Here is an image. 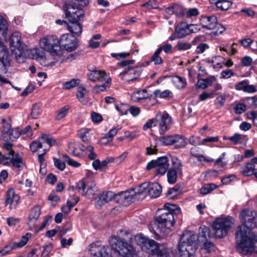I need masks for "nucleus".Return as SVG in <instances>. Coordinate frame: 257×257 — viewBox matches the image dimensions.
<instances>
[{"mask_svg":"<svg viewBox=\"0 0 257 257\" xmlns=\"http://www.w3.org/2000/svg\"><path fill=\"white\" fill-rule=\"evenodd\" d=\"M59 46H62L64 49L69 52L76 49L78 46L77 39L70 34H63L59 39Z\"/></svg>","mask_w":257,"mask_h":257,"instance_id":"obj_14","label":"nucleus"},{"mask_svg":"<svg viewBox=\"0 0 257 257\" xmlns=\"http://www.w3.org/2000/svg\"><path fill=\"white\" fill-rule=\"evenodd\" d=\"M162 192V187L157 182L149 183L148 193L151 198L159 197Z\"/></svg>","mask_w":257,"mask_h":257,"instance_id":"obj_28","label":"nucleus"},{"mask_svg":"<svg viewBox=\"0 0 257 257\" xmlns=\"http://www.w3.org/2000/svg\"><path fill=\"white\" fill-rule=\"evenodd\" d=\"M233 218L230 216L217 219L212 225V234H210V230L208 227L205 226H200L199 229L198 241L204 242L211 236L216 238L224 237L231 228L233 224Z\"/></svg>","mask_w":257,"mask_h":257,"instance_id":"obj_2","label":"nucleus"},{"mask_svg":"<svg viewBox=\"0 0 257 257\" xmlns=\"http://www.w3.org/2000/svg\"><path fill=\"white\" fill-rule=\"evenodd\" d=\"M41 113L40 105L39 104H35L33 105L31 110V116L33 118H36Z\"/></svg>","mask_w":257,"mask_h":257,"instance_id":"obj_56","label":"nucleus"},{"mask_svg":"<svg viewBox=\"0 0 257 257\" xmlns=\"http://www.w3.org/2000/svg\"><path fill=\"white\" fill-rule=\"evenodd\" d=\"M234 111L237 114H241L245 111L246 106L244 104L239 103L234 107Z\"/></svg>","mask_w":257,"mask_h":257,"instance_id":"obj_60","label":"nucleus"},{"mask_svg":"<svg viewBox=\"0 0 257 257\" xmlns=\"http://www.w3.org/2000/svg\"><path fill=\"white\" fill-rule=\"evenodd\" d=\"M234 88L236 90L243 91L249 93H254L256 91L254 85L249 84L248 80H244L235 84Z\"/></svg>","mask_w":257,"mask_h":257,"instance_id":"obj_25","label":"nucleus"},{"mask_svg":"<svg viewBox=\"0 0 257 257\" xmlns=\"http://www.w3.org/2000/svg\"><path fill=\"white\" fill-rule=\"evenodd\" d=\"M172 82L178 89L185 88L187 85L186 79L178 76H175L172 78Z\"/></svg>","mask_w":257,"mask_h":257,"instance_id":"obj_33","label":"nucleus"},{"mask_svg":"<svg viewBox=\"0 0 257 257\" xmlns=\"http://www.w3.org/2000/svg\"><path fill=\"white\" fill-rule=\"evenodd\" d=\"M245 138V136H242L239 134H235L232 137H230L229 140H230L233 144H237L240 141L244 139Z\"/></svg>","mask_w":257,"mask_h":257,"instance_id":"obj_59","label":"nucleus"},{"mask_svg":"<svg viewBox=\"0 0 257 257\" xmlns=\"http://www.w3.org/2000/svg\"><path fill=\"white\" fill-rule=\"evenodd\" d=\"M76 188L82 195H85L86 194V192L85 191V183L83 180H80L77 183Z\"/></svg>","mask_w":257,"mask_h":257,"instance_id":"obj_63","label":"nucleus"},{"mask_svg":"<svg viewBox=\"0 0 257 257\" xmlns=\"http://www.w3.org/2000/svg\"><path fill=\"white\" fill-rule=\"evenodd\" d=\"M20 197L12 188L9 189L6 194L5 205L10 210L16 209L20 202Z\"/></svg>","mask_w":257,"mask_h":257,"instance_id":"obj_15","label":"nucleus"},{"mask_svg":"<svg viewBox=\"0 0 257 257\" xmlns=\"http://www.w3.org/2000/svg\"><path fill=\"white\" fill-rule=\"evenodd\" d=\"M217 187V186L213 183L205 184L201 188L200 192L202 194L206 195L216 189Z\"/></svg>","mask_w":257,"mask_h":257,"instance_id":"obj_48","label":"nucleus"},{"mask_svg":"<svg viewBox=\"0 0 257 257\" xmlns=\"http://www.w3.org/2000/svg\"><path fill=\"white\" fill-rule=\"evenodd\" d=\"M214 4L218 9L225 11L231 6L232 2L230 0H217Z\"/></svg>","mask_w":257,"mask_h":257,"instance_id":"obj_34","label":"nucleus"},{"mask_svg":"<svg viewBox=\"0 0 257 257\" xmlns=\"http://www.w3.org/2000/svg\"><path fill=\"white\" fill-rule=\"evenodd\" d=\"M148 95L149 94L146 89L139 90L133 93L131 99L133 101L137 102L142 99L148 98Z\"/></svg>","mask_w":257,"mask_h":257,"instance_id":"obj_32","label":"nucleus"},{"mask_svg":"<svg viewBox=\"0 0 257 257\" xmlns=\"http://www.w3.org/2000/svg\"><path fill=\"white\" fill-rule=\"evenodd\" d=\"M79 79H72L71 80L66 81L63 84V89L66 90L71 89L77 86L79 84Z\"/></svg>","mask_w":257,"mask_h":257,"instance_id":"obj_47","label":"nucleus"},{"mask_svg":"<svg viewBox=\"0 0 257 257\" xmlns=\"http://www.w3.org/2000/svg\"><path fill=\"white\" fill-rule=\"evenodd\" d=\"M149 183H144L141 185L136 187L133 189L135 191L136 195L143 194L145 192H148Z\"/></svg>","mask_w":257,"mask_h":257,"instance_id":"obj_49","label":"nucleus"},{"mask_svg":"<svg viewBox=\"0 0 257 257\" xmlns=\"http://www.w3.org/2000/svg\"><path fill=\"white\" fill-rule=\"evenodd\" d=\"M111 248L123 257H136L137 251L135 247L124 239L117 236H112L109 239Z\"/></svg>","mask_w":257,"mask_h":257,"instance_id":"obj_5","label":"nucleus"},{"mask_svg":"<svg viewBox=\"0 0 257 257\" xmlns=\"http://www.w3.org/2000/svg\"><path fill=\"white\" fill-rule=\"evenodd\" d=\"M161 53V48H158L151 58V62L154 63L156 65H160L163 63V60L162 58L160 56V54Z\"/></svg>","mask_w":257,"mask_h":257,"instance_id":"obj_42","label":"nucleus"},{"mask_svg":"<svg viewBox=\"0 0 257 257\" xmlns=\"http://www.w3.org/2000/svg\"><path fill=\"white\" fill-rule=\"evenodd\" d=\"M11 128V124L10 120L7 121L5 118H3L2 119V126L0 128L1 131L4 133H7L10 131Z\"/></svg>","mask_w":257,"mask_h":257,"instance_id":"obj_51","label":"nucleus"},{"mask_svg":"<svg viewBox=\"0 0 257 257\" xmlns=\"http://www.w3.org/2000/svg\"><path fill=\"white\" fill-rule=\"evenodd\" d=\"M63 9L69 21H79L83 17L82 10L75 7L71 4H65Z\"/></svg>","mask_w":257,"mask_h":257,"instance_id":"obj_12","label":"nucleus"},{"mask_svg":"<svg viewBox=\"0 0 257 257\" xmlns=\"http://www.w3.org/2000/svg\"><path fill=\"white\" fill-rule=\"evenodd\" d=\"M239 218L242 225L236 232L237 250L244 255L257 253V234L251 230L257 226V215L253 211L244 209L241 211Z\"/></svg>","mask_w":257,"mask_h":257,"instance_id":"obj_1","label":"nucleus"},{"mask_svg":"<svg viewBox=\"0 0 257 257\" xmlns=\"http://www.w3.org/2000/svg\"><path fill=\"white\" fill-rule=\"evenodd\" d=\"M192 44L185 41H179L175 46V48L180 51H185L190 49L192 47Z\"/></svg>","mask_w":257,"mask_h":257,"instance_id":"obj_38","label":"nucleus"},{"mask_svg":"<svg viewBox=\"0 0 257 257\" xmlns=\"http://www.w3.org/2000/svg\"><path fill=\"white\" fill-rule=\"evenodd\" d=\"M8 23L7 20L1 15H0V34H2L4 38L7 36V32L8 30Z\"/></svg>","mask_w":257,"mask_h":257,"instance_id":"obj_36","label":"nucleus"},{"mask_svg":"<svg viewBox=\"0 0 257 257\" xmlns=\"http://www.w3.org/2000/svg\"><path fill=\"white\" fill-rule=\"evenodd\" d=\"M154 94L156 97L160 98H172L173 97V93L169 90H165L162 91L160 89L155 90Z\"/></svg>","mask_w":257,"mask_h":257,"instance_id":"obj_37","label":"nucleus"},{"mask_svg":"<svg viewBox=\"0 0 257 257\" xmlns=\"http://www.w3.org/2000/svg\"><path fill=\"white\" fill-rule=\"evenodd\" d=\"M204 37L203 36H198L196 37L192 41V44L193 45H197L196 50V54H201L205 52V51L209 48V46L206 43H203Z\"/></svg>","mask_w":257,"mask_h":257,"instance_id":"obj_27","label":"nucleus"},{"mask_svg":"<svg viewBox=\"0 0 257 257\" xmlns=\"http://www.w3.org/2000/svg\"><path fill=\"white\" fill-rule=\"evenodd\" d=\"M215 79L214 76L206 78L205 79H200L197 82V86L203 89L208 87L212 85L213 81Z\"/></svg>","mask_w":257,"mask_h":257,"instance_id":"obj_39","label":"nucleus"},{"mask_svg":"<svg viewBox=\"0 0 257 257\" xmlns=\"http://www.w3.org/2000/svg\"><path fill=\"white\" fill-rule=\"evenodd\" d=\"M121 126L117 125L109 131L103 137V139H106L108 141H111L114 137L118 133V132L121 130Z\"/></svg>","mask_w":257,"mask_h":257,"instance_id":"obj_41","label":"nucleus"},{"mask_svg":"<svg viewBox=\"0 0 257 257\" xmlns=\"http://www.w3.org/2000/svg\"><path fill=\"white\" fill-rule=\"evenodd\" d=\"M79 21H69L67 28L69 31L75 36H79L82 32V27Z\"/></svg>","mask_w":257,"mask_h":257,"instance_id":"obj_30","label":"nucleus"},{"mask_svg":"<svg viewBox=\"0 0 257 257\" xmlns=\"http://www.w3.org/2000/svg\"><path fill=\"white\" fill-rule=\"evenodd\" d=\"M41 49L49 52L51 55L57 56V60H62L64 51L59 46V41L55 35H48L39 40Z\"/></svg>","mask_w":257,"mask_h":257,"instance_id":"obj_6","label":"nucleus"},{"mask_svg":"<svg viewBox=\"0 0 257 257\" xmlns=\"http://www.w3.org/2000/svg\"><path fill=\"white\" fill-rule=\"evenodd\" d=\"M127 76L128 81H133L137 79L141 74L140 69L139 67L132 68L128 67L127 70L122 73Z\"/></svg>","mask_w":257,"mask_h":257,"instance_id":"obj_29","label":"nucleus"},{"mask_svg":"<svg viewBox=\"0 0 257 257\" xmlns=\"http://www.w3.org/2000/svg\"><path fill=\"white\" fill-rule=\"evenodd\" d=\"M63 158L65 160V161L67 163V164L70 166L76 168L80 166V164L79 163L70 158L67 155H64Z\"/></svg>","mask_w":257,"mask_h":257,"instance_id":"obj_61","label":"nucleus"},{"mask_svg":"<svg viewBox=\"0 0 257 257\" xmlns=\"http://www.w3.org/2000/svg\"><path fill=\"white\" fill-rule=\"evenodd\" d=\"M255 166L251 163H247L242 170L243 175L245 176H250L254 173Z\"/></svg>","mask_w":257,"mask_h":257,"instance_id":"obj_43","label":"nucleus"},{"mask_svg":"<svg viewBox=\"0 0 257 257\" xmlns=\"http://www.w3.org/2000/svg\"><path fill=\"white\" fill-rule=\"evenodd\" d=\"M41 214V208L39 205L35 206L30 211L28 216V225L30 229L36 227L38 219Z\"/></svg>","mask_w":257,"mask_h":257,"instance_id":"obj_22","label":"nucleus"},{"mask_svg":"<svg viewBox=\"0 0 257 257\" xmlns=\"http://www.w3.org/2000/svg\"><path fill=\"white\" fill-rule=\"evenodd\" d=\"M22 164V159L18 154H16L15 155H8L6 152L3 154L0 152V164L8 166L12 165L19 168Z\"/></svg>","mask_w":257,"mask_h":257,"instance_id":"obj_10","label":"nucleus"},{"mask_svg":"<svg viewBox=\"0 0 257 257\" xmlns=\"http://www.w3.org/2000/svg\"><path fill=\"white\" fill-rule=\"evenodd\" d=\"M104 245L97 243H93L89 245V250L92 257H112Z\"/></svg>","mask_w":257,"mask_h":257,"instance_id":"obj_17","label":"nucleus"},{"mask_svg":"<svg viewBox=\"0 0 257 257\" xmlns=\"http://www.w3.org/2000/svg\"><path fill=\"white\" fill-rule=\"evenodd\" d=\"M119 195L121 199L123 200V203L126 204L133 202L136 196L135 191L133 189L131 190L121 192Z\"/></svg>","mask_w":257,"mask_h":257,"instance_id":"obj_31","label":"nucleus"},{"mask_svg":"<svg viewBox=\"0 0 257 257\" xmlns=\"http://www.w3.org/2000/svg\"><path fill=\"white\" fill-rule=\"evenodd\" d=\"M156 120L159 122L160 133L163 135L170 128L172 117L166 112H159L156 114Z\"/></svg>","mask_w":257,"mask_h":257,"instance_id":"obj_13","label":"nucleus"},{"mask_svg":"<svg viewBox=\"0 0 257 257\" xmlns=\"http://www.w3.org/2000/svg\"><path fill=\"white\" fill-rule=\"evenodd\" d=\"M159 141L161 144L164 145H172L176 144V149L184 148L187 145L184 137L180 135L164 136L160 137Z\"/></svg>","mask_w":257,"mask_h":257,"instance_id":"obj_9","label":"nucleus"},{"mask_svg":"<svg viewBox=\"0 0 257 257\" xmlns=\"http://www.w3.org/2000/svg\"><path fill=\"white\" fill-rule=\"evenodd\" d=\"M11 60L7 47L0 42V62L4 67L8 66Z\"/></svg>","mask_w":257,"mask_h":257,"instance_id":"obj_26","label":"nucleus"},{"mask_svg":"<svg viewBox=\"0 0 257 257\" xmlns=\"http://www.w3.org/2000/svg\"><path fill=\"white\" fill-rule=\"evenodd\" d=\"M196 235L192 231H186L181 235L179 244L185 246L191 245L193 248L197 249Z\"/></svg>","mask_w":257,"mask_h":257,"instance_id":"obj_20","label":"nucleus"},{"mask_svg":"<svg viewBox=\"0 0 257 257\" xmlns=\"http://www.w3.org/2000/svg\"><path fill=\"white\" fill-rule=\"evenodd\" d=\"M135 239L142 250L149 253L148 257L171 256L172 251L170 249L153 239L146 238L143 234L136 235Z\"/></svg>","mask_w":257,"mask_h":257,"instance_id":"obj_4","label":"nucleus"},{"mask_svg":"<svg viewBox=\"0 0 257 257\" xmlns=\"http://www.w3.org/2000/svg\"><path fill=\"white\" fill-rule=\"evenodd\" d=\"M43 53L44 52L39 48H33L28 51V56L30 58L38 62Z\"/></svg>","mask_w":257,"mask_h":257,"instance_id":"obj_35","label":"nucleus"},{"mask_svg":"<svg viewBox=\"0 0 257 257\" xmlns=\"http://www.w3.org/2000/svg\"><path fill=\"white\" fill-rule=\"evenodd\" d=\"M171 162L174 169H175L178 173H182V164L181 161L175 156H171Z\"/></svg>","mask_w":257,"mask_h":257,"instance_id":"obj_45","label":"nucleus"},{"mask_svg":"<svg viewBox=\"0 0 257 257\" xmlns=\"http://www.w3.org/2000/svg\"><path fill=\"white\" fill-rule=\"evenodd\" d=\"M102 85H98L95 86L93 88V92L96 93H99L100 92L104 91L106 90L107 88L110 87V84H106L104 83H102Z\"/></svg>","mask_w":257,"mask_h":257,"instance_id":"obj_55","label":"nucleus"},{"mask_svg":"<svg viewBox=\"0 0 257 257\" xmlns=\"http://www.w3.org/2000/svg\"><path fill=\"white\" fill-rule=\"evenodd\" d=\"M162 210L161 214L156 219L155 224L160 232L167 235L175 223L174 214L179 213L180 209L175 204L166 203Z\"/></svg>","mask_w":257,"mask_h":257,"instance_id":"obj_3","label":"nucleus"},{"mask_svg":"<svg viewBox=\"0 0 257 257\" xmlns=\"http://www.w3.org/2000/svg\"><path fill=\"white\" fill-rule=\"evenodd\" d=\"M200 22L202 27L209 30H213L217 26V18L215 16H202Z\"/></svg>","mask_w":257,"mask_h":257,"instance_id":"obj_24","label":"nucleus"},{"mask_svg":"<svg viewBox=\"0 0 257 257\" xmlns=\"http://www.w3.org/2000/svg\"><path fill=\"white\" fill-rule=\"evenodd\" d=\"M115 194L112 191H108L98 194L94 198L96 208H100L103 205L114 199Z\"/></svg>","mask_w":257,"mask_h":257,"instance_id":"obj_18","label":"nucleus"},{"mask_svg":"<svg viewBox=\"0 0 257 257\" xmlns=\"http://www.w3.org/2000/svg\"><path fill=\"white\" fill-rule=\"evenodd\" d=\"M51 217L49 216H46L41 223L40 226H38L36 225V228H33V229H35L37 231H40L42 230L44 228H45L47 225H49V222L51 220Z\"/></svg>","mask_w":257,"mask_h":257,"instance_id":"obj_54","label":"nucleus"},{"mask_svg":"<svg viewBox=\"0 0 257 257\" xmlns=\"http://www.w3.org/2000/svg\"><path fill=\"white\" fill-rule=\"evenodd\" d=\"M10 47L16 58H20L26 47L24 37L20 32L16 31L12 34L10 38Z\"/></svg>","mask_w":257,"mask_h":257,"instance_id":"obj_7","label":"nucleus"},{"mask_svg":"<svg viewBox=\"0 0 257 257\" xmlns=\"http://www.w3.org/2000/svg\"><path fill=\"white\" fill-rule=\"evenodd\" d=\"M30 147L32 152H36L38 149L42 148V144L39 141H33L31 144Z\"/></svg>","mask_w":257,"mask_h":257,"instance_id":"obj_64","label":"nucleus"},{"mask_svg":"<svg viewBox=\"0 0 257 257\" xmlns=\"http://www.w3.org/2000/svg\"><path fill=\"white\" fill-rule=\"evenodd\" d=\"M177 172L175 169H170L167 172V181L169 183L173 184L175 183L177 179Z\"/></svg>","mask_w":257,"mask_h":257,"instance_id":"obj_40","label":"nucleus"},{"mask_svg":"<svg viewBox=\"0 0 257 257\" xmlns=\"http://www.w3.org/2000/svg\"><path fill=\"white\" fill-rule=\"evenodd\" d=\"M63 9L69 21H79L83 17L82 10L75 7L71 4H65Z\"/></svg>","mask_w":257,"mask_h":257,"instance_id":"obj_11","label":"nucleus"},{"mask_svg":"<svg viewBox=\"0 0 257 257\" xmlns=\"http://www.w3.org/2000/svg\"><path fill=\"white\" fill-rule=\"evenodd\" d=\"M252 63V59L248 56H245L241 59L240 64L241 66L248 67Z\"/></svg>","mask_w":257,"mask_h":257,"instance_id":"obj_62","label":"nucleus"},{"mask_svg":"<svg viewBox=\"0 0 257 257\" xmlns=\"http://www.w3.org/2000/svg\"><path fill=\"white\" fill-rule=\"evenodd\" d=\"M69 109L70 106L69 105H65L62 107L57 111L55 119L59 120L65 117Z\"/></svg>","mask_w":257,"mask_h":257,"instance_id":"obj_44","label":"nucleus"},{"mask_svg":"<svg viewBox=\"0 0 257 257\" xmlns=\"http://www.w3.org/2000/svg\"><path fill=\"white\" fill-rule=\"evenodd\" d=\"M175 14L178 17H180L185 15L186 10L184 8L179 5H174Z\"/></svg>","mask_w":257,"mask_h":257,"instance_id":"obj_57","label":"nucleus"},{"mask_svg":"<svg viewBox=\"0 0 257 257\" xmlns=\"http://www.w3.org/2000/svg\"><path fill=\"white\" fill-rule=\"evenodd\" d=\"M169 168L168 159L167 157L159 158L156 160H152L149 162L146 167L147 170L154 169L156 175H163Z\"/></svg>","mask_w":257,"mask_h":257,"instance_id":"obj_8","label":"nucleus"},{"mask_svg":"<svg viewBox=\"0 0 257 257\" xmlns=\"http://www.w3.org/2000/svg\"><path fill=\"white\" fill-rule=\"evenodd\" d=\"M41 139L47 144L50 147L54 146L56 144V139L49 134H42Z\"/></svg>","mask_w":257,"mask_h":257,"instance_id":"obj_46","label":"nucleus"},{"mask_svg":"<svg viewBox=\"0 0 257 257\" xmlns=\"http://www.w3.org/2000/svg\"><path fill=\"white\" fill-rule=\"evenodd\" d=\"M225 156V153H223L215 161V166L220 168L224 167L226 165V163L223 161Z\"/></svg>","mask_w":257,"mask_h":257,"instance_id":"obj_58","label":"nucleus"},{"mask_svg":"<svg viewBox=\"0 0 257 257\" xmlns=\"http://www.w3.org/2000/svg\"><path fill=\"white\" fill-rule=\"evenodd\" d=\"M57 56L51 55L50 53L49 55L46 56L44 52L38 62L44 67L52 66L57 63H61L64 59V55H63V57L61 61L57 60Z\"/></svg>","mask_w":257,"mask_h":257,"instance_id":"obj_21","label":"nucleus"},{"mask_svg":"<svg viewBox=\"0 0 257 257\" xmlns=\"http://www.w3.org/2000/svg\"><path fill=\"white\" fill-rule=\"evenodd\" d=\"M222 59H225L219 56L213 57L211 59V62L213 63V67L216 69H220L222 67L223 61Z\"/></svg>","mask_w":257,"mask_h":257,"instance_id":"obj_50","label":"nucleus"},{"mask_svg":"<svg viewBox=\"0 0 257 257\" xmlns=\"http://www.w3.org/2000/svg\"><path fill=\"white\" fill-rule=\"evenodd\" d=\"M176 34L178 38H182L190 33L197 32L196 26L194 25H187L182 23L175 28Z\"/></svg>","mask_w":257,"mask_h":257,"instance_id":"obj_19","label":"nucleus"},{"mask_svg":"<svg viewBox=\"0 0 257 257\" xmlns=\"http://www.w3.org/2000/svg\"><path fill=\"white\" fill-rule=\"evenodd\" d=\"M196 249L193 248L191 245H178L176 252V257H194Z\"/></svg>","mask_w":257,"mask_h":257,"instance_id":"obj_23","label":"nucleus"},{"mask_svg":"<svg viewBox=\"0 0 257 257\" xmlns=\"http://www.w3.org/2000/svg\"><path fill=\"white\" fill-rule=\"evenodd\" d=\"M89 80L93 82H100L111 84V80L109 76L104 71L94 70L91 71L87 75Z\"/></svg>","mask_w":257,"mask_h":257,"instance_id":"obj_16","label":"nucleus"},{"mask_svg":"<svg viewBox=\"0 0 257 257\" xmlns=\"http://www.w3.org/2000/svg\"><path fill=\"white\" fill-rule=\"evenodd\" d=\"M31 234L27 233L25 235L22 237L20 241L15 243L17 247H21L24 246L28 242L29 239L31 237Z\"/></svg>","mask_w":257,"mask_h":257,"instance_id":"obj_52","label":"nucleus"},{"mask_svg":"<svg viewBox=\"0 0 257 257\" xmlns=\"http://www.w3.org/2000/svg\"><path fill=\"white\" fill-rule=\"evenodd\" d=\"M115 107L122 115L126 114L129 109V106L127 104L124 103L115 104Z\"/></svg>","mask_w":257,"mask_h":257,"instance_id":"obj_53","label":"nucleus"}]
</instances>
